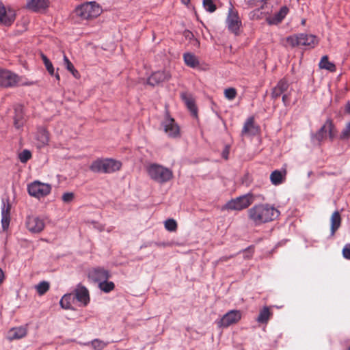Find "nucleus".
<instances>
[{"label":"nucleus","instance_id":"obj_1","mask_svg":"<svg viewBox=\"0 0 350 350\" xmlns=\"http://www.w3.org/2000/svg\"><path fill=\"white\" fill-rule=\"evenodd\" d=\"M280 212L269 204H256L247 211V217L254 226H258L276 219Z\"/></svg>","mask_w":350,"mask_h":350},{"label":"nucleus","instance_id":"obj_2","mask_svg":"<svg viewBox=\"0 0 350 350\" xmlns=\"http://www.w3.org/2000/svg\"><path fill=\"white\" fill-rule=\"evenodd\" d=\"M150 178L158 183H165L173 178L171 170L157 163H150L146 167Z\"/></svg>","mask_w":350,"mask_h":350},{"label":"nucleus","instance_id":"obj_3","mask_svg":"<svg viewBox=\"0 0 350 350\" xmlns=\"http://www.w3.org/2000/svg\"><path fill=\"white\" fill-rule=\"evenodd\" d=\"M122 167V163L112 159H97L90 166L94 172L110 174L118 171Z\"/></svg>","mask_w":350,"mask_h":350},{"label":"nucleus","instance_id":"obj_4","mask_svg":"<svg viewBox=\"0 0 350 350\" xmlns=\"http://www.w3.org/2000/svg\"><path fill=\"white\" fill-rule=\"evenodd\" d=\"M255 200L253 193H248L228 201L224 208L231 211H241L248 208Z\"/></svg>","mask_w":350,"mask_h":350},{"label":"nucleus","instance_id":"obj_5","mask_svg":"<svg viewBox=\"0 0 350 350\" xmlns=\"http://www.w3.org/2000/svg\"><path fill=\"white\" fill-rule=\"evenodd\" d=\"M336 135L334 125L331 120H327L321 128L314 135L312 139L314 142L320 144L328 137L331 141L333 140Z\"/></svg>","mask_w":350,"mask_h":350},{"label":"nucleus","instance_id":"obj_6","mask_svg":"<svg viewBox=\"0 0 350 350\" xmlns=\"http://www.w3.org/2000/svg\"><path fill=\"white\" fill-rule=\"evenodd\" d=\"M51 185L38 180H35L27 186L28 193L38 199L46 196L51 193Z\"/></svg>","mask_w":350,"mask_h":350},{"label":"nucleus","instance_id":"obj_7","mask_svg":"<svg viewBox=\"0 0 350 350\" xmlns=\"http://www.w3.org/2000/svg\"><path fill=\"white\" fill-rule=\"evenodd\" d=\"M76 13L83 19H90L98 16L100 8L94 2L84 3L76 9Z\"/></svg>","mask_w":350,"mask_h":350},{"label":"nucleus","instance_id":"obj_8","mask_svg":"<svg viewBox=\"0 0 350 350\" xmlns=\"http://www.w3.org/2000/svg\"><path fill=\"white\" fill-rule=\"evenodd\" d=\"M20 84L21 83V77L16 74L8 70H0V85L3 87H13Z\"/></svg>","mask_w":350,"mask_h":350},{"label":"nucleus","instance_id":"obj_9","mask_svg":"<svg viewBox=\"0 0 350 350\" xmlns=\"http://www.w3.org/2000/svg\"><path fill=\"white\" fill-rule=\"evenodd\" d=\"M226 24L229 31L235 35L239 34V30L241 26V20L239 16L238 12L235 10L232 6L229 8Z\"/></svg>","mask_w":350,"mask_h":350},{"label":"nucleus","instance_id":"obj_10","mask_svg":"<svg viewBox=\"0 0 350 350\" xmlns=\"http://www.w3.org/2000/svg\"><path fill=\"white\" fill-rule=\"evenodd\" d=\"M25 226L31 233H40L45 226L44 221L36 216H27L25 220Z\"/></svg>","mask_w":350,"mask_h":350},{"label":"nucleus","instance_id":"obj_11","mask_svg":"<svg viewBox=\"0 0 350 350\" xmlns=\"http://www.w3.org/2000/svg\"><path fill=\"white\" fill-rule=\"evenodd\" d=\"M241 318V314L240 311L232 310L224 314L217 323L219 327H228L232 324L237 323Z\"/></svg>","mask_w":350,"mask_h":350},{"label":"nucleus","instance_id":"obj_12","mask_svg":"<svg viewBox=\"0 0 350 350\" xmlns=\"http://www.w3.org/2000/svg\"><path fill=\"white\" fill-rule=\"evenodd\" d=\"M165 133L170 137H176L180 134V128L174 118L167 116L162 122Z\"/></svg>","mask_w":350,"mask_h":350},{"label":"nucleus","instance_id":"obj_13","mask_svg":"<svg viewBox=\"0 0 350 350\" xmlns=\"http://www.w3.org/2000/svg\"><path fill=\"white\" fill-rule=\"evenodd\" d=\"M110 277L109 272L100 267L95 268L90 270L88 273V278L94 282H100L107 280Z\"/></svg>","mask_w":350,"mask_h":350},{"label":"nucleus","instance_id":"obj_14","mask_svg":"<svg viewBox=\"0 0 350 350\" xmlns=\"http://www.w3.org/2000/svg\"><path fill=\"white\" fill-rule=\"evenodd\" d=\"M259 132V126L255 124L254 117L248 118L243 126L241 136H254Z\"/></svg>","mask_w":350,"mask_h":350},{"label":"nucleus","instance_id":"obj_15","mask_svg":"<svg viewBox=\"0 0 350 350\" xmlns=\"http://www.w3.org/2000/svg\"><path fill=\"white\" fill-rule=\"evenodd\" d=\"M171 75L168 71H157L153 72L148 79V83L150 85L154 86L160 83L170 80Z\"/></svg>","mask_w":350,"mask_h":350},{"label":"nucleus","instance_id":"obj_16","mask_svg":"<svg viewBox=\"0 0 350 350\" xmlns=\"http://www.w3.org/2000/svg\"><path fill=\"white\" fill-rule=\"evenodd\" d=\"M27 332V325L12 327L8 332L7 339L10 341L20 340L25 338Z\"/></svg>","mask_w":350,"mask_h":350},{"label":"nucleus","instance_id":"obj_17","mask_svg":"<svg viewBox=\"0 0 350 350\" xmlns=\"http://www.w3.org/2000/svg\"><path fill=\"white\" fill-rule=\"evenodd\" d=\"M15 19V12L13 10H6L0 2V23L5 25H10Z\"/></svg>","mask_w":350,"mask_h":350},{"label":"nucleus","instance_id":"obj_18","mask_svg":"<svg viewBox=\"0 0 350 350\" xmlns=\"http://www.w3.org/2000/svg\"><path fill=\"white\" fill-rule=\"evenodd\" d=\"M180 96L182 100L185 103L187 109L190 111L191 115L194 117H197L198 109L192 94L187 92H183L180 93Z\"/></svg>","mask_w":350,"mask_h":350},{"label":"nucleus","instance_id":"obj_19","mask_svg":"<svg viewBox=\"0 0 350 350\" xmlns=\"http://www.w3.org/2000/svg\"><path fill=\"white\" fill-rule=\"evenodd\" d=\"M10 211L11 204L9 200L6 202L3 201V206L1 207V225L3 230H6L10 222Z\"/></svg>","mask_w":350,"mask_h":350},{"label":"nucleus","instance_id":"obj_20","mask_svg":"<svg viewBox=\"0 0 350 350\" xmlns=\"http://www.w3.org/2000/svg\"><path fill=\"white\" fill-rule=\"evenodd\" d=\"M73 297L79 301L83 303L84 306H86L90 302L89 291L86 287L81 284L77 285Z\"/></svg>","mask_w":350,"mask_h":350},{"label":"nucleus","instance_id":"obj_21","mask_svg":"<svg viewBox=\"0 0 350 350\" xmlns=\"http://www.w3.org/2000/svg\"><path fill=\"white\" fill-rule=\"evenodd\" d=\"M289 83L285 78L280 79L277 85L273 88L271 97L274 99H277L282 94L287 91Z\"/></svg>","mask_w":350,"mask_h":350},{"label":"nucleus","instance_id":"obj_22","mask_svg":"<svg viewBox=\"0 0 350 350\" xmlns=\"http://www.w3.org/2000/svg\"><path fill=\"white\" fill-rule=\"evenodd\" d=\"M49 0H27V8L33 12H40L49 7Z\"/></svg>","mask_w":350,"mask_h":350},{"label":"nucleus","instance_id":"obj_23","mask_svg":"<svg viewBox=\"0 0 350 350\" xmlns=\"http://www.w3.org/2000/svg\"><path fill=\"white\" fill-rule=\"evenodd\" d=\"M288 8L286 6H283L280 10L274 15L267 18L269 25H278L286 17L288 12Z\"/></svg>","mask_w":350,"mask_h":350},{"label":"nucleus","instance_id":"obj_24","mask_svg":"<svg viewBox=\"0 0 350 350\" xmlns=\"http://www.w3.org/2000/svg\"><path fill=\"white\" fill-rule=\"evenodd\" d=\"M318 44V39L311 34L299 33V45L314 47Z\"/></svg>","mask_w":350,"mask_h":350},{"label":"nucleus","instance_id":"obj_25","mask_svg":"<svg viewBox=\"0 0 350 350\" xmlns=\"http://www.w3.org/2000/svg\"><path fill=\"white\" fill-rule=\"evenodd\" d=\"M14 113V124L16 128L20 129L23 126L25 122L23 107L21 105L16 107Z\"/></svg>","mask_w":350,"mask_h":350},{"label":"nucleus","instance_id":"obj_26","mask_svg":"<svg viewBox=\"0 0 350 350\" xmlns=\"http://www.w3.org/2000/svg\"><path fill=\"white\" fill-rule=\"evenodd\" d=\"M286 174V172L285 170L283 172L280 170H275L270 175V180L274 185H280L285 180Z\"/></svg>","mask_w":350,"mask_h":350},{"label":"nucleus","instance_id":"obj_27","mask_svg":"<svg viewBox=\"0 0 350 350\" xmlns=\"http://www.w3.org/2000/svg\"><path fill=\"white\" fill-rule=\"evenodd\" d=\"M331 223V233L334 235L336 231L340 228L341 225V217L338 211H335L332 213L330 218Z\"/></svg>","mask_w":350,"mask_h":350},{"label":"nucleus","instance_id":"obj_28","mask_svg":"<svg viewBox=\"0 0 350 350\" xmlns=\"http://www.w3.org/2000/svg\"><path fill=\"white\" fill-rule=\"evenodd\" d=\"M185 64L191 68H196L199 65L197 57L191 53H186L183 55Z\"/></svg>","mask_w":350,"mask_h":350},{"label":"nucleus","instance_id":"obj_29","mask_svg":"<svg viewBox=\"0 0 350 350\" xmlns=\"http://www.w3.org/2000/svg\"><path fill=\"white\" fill-rule=\"evenodd\" d=\"M271 315L272 312L270 311L269 308L267 306H265L260 310L256 321L260 323H267Z\"/></svg>","mask_w":350,"mask_h":350},{"label":"nucleus","instance_id":"obj_30","mask_svg":"<svg viewBox=\"0 0 350 350\" xmlns=\"http://www.w3.org/2000/svg\"><path fill=\"white\" fill-rule=\"evenodd\" d=\"M319 66L321 69H325L330 72H335L336 70L335 64L329 61L327 55H324L321 57Z\"/></svg>","mask_w":350,"mask_h":350},{"label":"nucleus","instance_id":"obj_31","mask_svg":"<svg viewBox=\"0 0 350 350\" xmlns=\"http://www.w3.org/2000/svg\"><path fill=\"white\" fill-rule=\"evenodd\" d=\"M74 299V297L72 294H66L64 295L60 301V306L64 309H70L72 306V301Z\"/></svg>","mask_w":350,"mask_h":350},{"label":"nucleus","instance_id":"obj_32","mask_svg":"<svg viewBox=\"0 0 350 350\" xmlns=\"http://www.w3.org/2000/svg\"><path fill=\"white\" fill-rule=\"evenodd\" d=\"M37 139L41 146L46 145L49 141V133L45 129H40L38 133Z\"/></svg>","mask_w":350,"mask_h":350},{"label":"nucleus","instance_id":"obj_33","mask_svg":"<svg viewBox=\"0 0 350 350\" xmlns=\"http://www.w3.org/2000/svg\"><path fill=\"white\" fill-rule=\"evenodd\" d=\"M99 288L105 292V293H109L112 291L115 288V284L113 282H109L107 280H104L98 284Z\"/></svg>","mask_w":350,"mask_h":350},{"label":"nucleus","instance_id":"obj_34","mask_svg":"<svg viewBox=\"0 0 350 350\" xmlns=\"http://www.w3.org/2000/svg\"><path fill=\"white\" fill-rule=\"evenodd\" d=\"M40 57H41V59H42L44 66H45L46 70L49 72V73L51 75L53 76L54 75V70H55L54 67L53 66V64L44 53H41Z\"/></svg>","mask_w":350,"mask_h":350},{"label":"nucleus","instance_id":"obj_35","mask_svg":"<svg viewBox=\"0 0 350 350\" xmlns=\"http://www.w3.org/2000/svg\"><path fill=\"white\" fill-rule=\"evenodd\" d=\"M49 288H50V284L48 282H46V281H42L35 286V288L36 289L37 293L40 295H44L49 290Z\"/></svg>","mask_w":350,"mask_h":350},{"label":"nucleus","instance_id":"obj_36","mask_svg":"<svg viewBox=\"0 0 350 350\" xmlns=\"http://www.w3.org/2000/svg\"><path fill=\"white\" fill-rule=\"evenodd\" d=\"M286 42L288 45L294 48L296 46H300L299 45V34H295L290 36L286 38Z\"/></svg>","mask_w":350,"mask_h":350},{"label":"nucleus","instance_id":"obj_37","mask_svg":"<svg viewBox=\"0 0 350 350\" xmlns=\"http://www.w3.org/2000/svg\"><path fill=\"white\" fill-rule=\"evenodd\" d=\"M109 342H104L99 339H94L91 342V346L94 350H103Z\"/></svg>","mask_w":350,"mask_h":350},{"label":"nucleus","instance_id":"obj_38","mask_svg":"<svg viewBox=\"0 0 350 350\" xmlns=\"http://www.w3.org/2000/svg\"><path fill=\"white\" fill-rule=\"evenodd\" d=\"M202 4L208 12L213 13L217 10V6L213 0H203Z\"/></svg>","mask_w":350,"mask_h":350},{"label":"nucleus","instance_id":"obj_39","mask_svg":"<svg viewBox=\"0 0 350 350\" xmlns=\"http://www.w3.org/2000/svg\"><path fill=\"white\" fill-rule=\"evenodd\" d=\"M267 1L268 0H251L248 3L251 7H259V8L256 10V11L258 12L260 9L263 10L265 8ZM255 12L256 10L254 11V12Z\"/></svg>","mask_w":350,"mask_h":350},{"label":"nucleus","instance_id":"obj_40","mask_svg":"<svg viewBox=\"0 0 350 350\" xmlns=\"http://www.w3.org/2000/svg\"><path fill=\"white\" fill-rule=\"evenodd\" d=\"M165 228L170 232L176 231L177 229V223L173 219H168L165 221Z\"/></svg>","mask_w":350,"mask_h":350},{"label":"nucleus","instance_id":"obj_41","mask_svg":"<svg viewBox=\"0 0 350 350\" xmlns=\"http://www.w3.org/2000/svg\"><path fill=\"white\" fill-rule=\"evenodd\" d=\"M237 90L235 88H230L224 90V96L228 100H233L237 96Z\"/></svg>","mask_w":350,"mask_h":350},{"label":"nucleus","instance_id":"obj_42","mask_svg":"<svg viewBox=\"0 0 350 350\" xmlns=\"http://www.w3.org/2000/svg\"><path fill=\"white\" fill-rule=\"evenodd\" d=\"M340 138L342 140L350 139V121L346 124L340 133Z\"/></svg>","mask_w":350,"mask_h":350},{"label":"nucleus","instance_id":"obj_43","mask_svg":"<svg viewBox=\"0 0 350 350\" xmlns=\"http://www.w3.org/2000/svg\"><path fill=\"white\" fill-rule=\"evenodd\" d=\"M31 157V153L28 150H23L19 154V159L22 163H26Z\"/></svg>","mask_w":350,"mask_h":350},{"label":"nucleus","instance_id":"obj_44","mask_svg":"<svg viewBox=\"0 0 350 350\" xmlns=\"http://www.w3.org/2000/svg\"><path fill=\"white\" fill-rule=\"evenodd\" d=\"M75 195L72 192L65 193L62 196V200L64 202L68 203L74 199Z\"/></svg>","mask_w":350,"mask_h":350},{"label":"nucleus","instance_id":"obj_45","mask_svg":"<svg viewBox=\"0 0 350 350\" xmlns=\"http://www.w3.org/2000/svg\"><path fill=\"white\" fill-rule=\"evenodd\" d=\"M342 252L345 259L350 260V243L345 245Z\"/></svg>","mask_w":350,"mask_h":350},{"label":"nucleus","instance_id":"obj_46","mask_svg":"<svg viewBox=\"0 0 350 350\" xmlns=\"http://www.w3.org/2000/svg\"><path fill=\"white\" fill-rule=\"evenodd\" d=\"M64 62L65 67L66 68V69L68 71L70 72L72 70H73L75 68L72 62L68 59L67 56L65 55H64Z\"/></svg>","mask_w":350,"mask_h":350},{"label":"nucleus","instance_id":"obj_47","mask_svg":"<svg viewBox=\"0 0 350 350\" xmlns=\"http://www.w3.org/2000/svg\"><path fill=\"white\" fill-rule=\"evenodd\" d=\"M234 256V255H232V256H223V257H221L219 260H218V263L219 262H226L228 261L230 258H233Z\"/></svg>","mask_w":350,"mask_h":350},{"label":"nucleus","instance_id":"obj_48","mask_svg":"<svg viewBox=\"0 0 350 350\" xmlns=\"http://www.w3.org/2000/svg\"><path fill=\"white\" fill-rule=\"evenodd\" d=\"M282 101L285 105H287L289 101V97L287 94H283Z\"/></svg>","mask_w":350,"mask_h":350},{"label":"nucleus","instance_id":"obj_49","mask_svg":"<svg viewBox=\"0 0 350 350\" xmlns=\"http://www.w3.org/2000/svg\"><path fill=\"white\" fill-rule=\"evenodd\" d=\"M228 154H229V150L228 148L226 147L225 148V150L223 151L222 152V156L224 159H228Z\"/></svg>","mask_w":350,"mask_h":350},{"label":"nucleus","instance_id":"obj_50","mask_svg":"<svg viewBox=\"0 0 350 350\" xmlns=\"http://www.w3.org/2000/svg\"><path fill=\"white\" fill-rule=\"evenodd\" d=\"M70 72L75 78H79L80 76L79 72L75 68L72 70Z\"/></svg>","mask_w":350,"mask_h":350},{"label":"nucleus","instance_id":"obj_51","mask_svg":"<svg viewBox=\"0 0 350 350\" xmlns=\"http://www.w3.org/2000/svg\"><path fill=\"white\" fill-rule=\"evenodd\" d=\"M4 273L2 269L0 268V284L3 282Z\"/></svg>","mask_w":350,"mask_h":350},{"label":"nucleus","instance_id":"obj_52","mask_svg":"<svg viewBox=\"0 0 350 350\" xmlns=\"http://www.w3.org/2000/svg\"><path fill=\"white\" fill-rule=\"evenodd\" d=\"M345 111L348 113H350V103L348 102L345 105Z\"/></svg>","mask_w":350,"mask_h":350},{"label":"nucleus","instance_id":"obj_53","mask_svg":"<svg viewBox=\"0 0 350 350\" xmlns=\"http://www.w3.org/2000/svg\"><path fill=\"white\" fill-rule=\"evenodd\" d=\"M182 3L185 4V5H188L190 2V0H181Z\"/></svg>","mask_w":350,"mask_h":350},{"label":"nucleus","instance_id":"obj_54","mask_svg":"<svg viewBox=\"0 0 350 350\" xmlns=\"http://www.w3.org/2000/svg\"><path fill=\"white\" fill-rule=\"evenodd\" d=\"M53 75H55V77L57 81L60 80V76L58 73H56L55 75L54 74Z\"/></svg>","mask_w":350,"mask_h":350},{"label":"nucleus","instance_id":"obj_55","mask_svg":"<svg viewBox=\"0 0 350 350\" xmlns=\"http://www.w3.org/2000/svg\"><path fill=\"white\" fill-rule=\"evenodd\" d=\"M348 350H350V347L348 348Z\"/></svg>","mask_w":350,"mask_h":350}]
</instances>
